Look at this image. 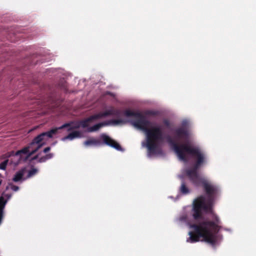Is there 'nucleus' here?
Instances as JSON below:
<instances>
[{
	"label": "nucleus",
	"mask_w": 256,
	"mask_h": 256,
	"mask_svg": "<svg viewBox=\"0 0 256 256\" xmlns=\"http://www.w3.org/2000/svg\"><path fill=\"white\" fill-rule=\"evenodd\" d=\"M166 140L181 160L184 162L188 161L186 154L194 158L195 162L193 168L186 170V173L195 186L202 184L207 198L206 201L204 196H200L193 202L192 217L196 222L190 224V228L194 230L189 232L190 237L186 242H199L202 238L204 242L214 246L217 242V234L222 228V222L216 214H212V220L204 218L202 211L212 212L219 190L216 186L212 184L205 178H200L198 172V169L206 163V156L198 146L189 144H178L169 136H166Z\"/></svg>",
	"instance_id": "f257e3e1"
},
{
	"label": "nucleus",
	"mask_w": 256,
	"mask_h": 256,
	"mask_svg": "<svg viewBox=\"0 0 256 256\" xmlns=\"http://www.w3.org/2000/svg\"><path fill=\"white\" fill-rule=\"evenodd\" d=\"M126 117H134L131 120L132 124L135 128L144 132L146 136V146L150 154H154L160 151L159 146L164 140L162 130L159 126L148 128L150 122L140 112H134L130 110L124 111Z\"/></svg>",
	"instance_id": "f03ea898"
},
{
	"label": "nucleus",
	"mask_w": 256,
	"mask_h": 256,
	"mask_svg": "<svg viewBox=\"0 0 256 256\" xmlns=\"http://www.w3.org/2000/svg\"><path fill=\"white\" fill-rule=\"evenodd\" d=\"M30 147L32 146H30V144H28L27 146L24 147L20 150H18L16 152H14V150L8 152L4 154H3V156L4 157V158H9L11 156H14V158L16 157H18L16 161H14L12 160L10 162V164H14V166H16L21 162V161H26L24 160L25 158H22V154H26V156L28 155V154L30 152Z\"/></svg>",
	"instance_id": "7ed1b4c3"
},
{
	"label": "nucleus",
	"mask_w": 256,
	"mask_h": 256,
	"mask_svg": "<svg viewBox=\"0 0 256 256\" xmlns=\"http://www.w3.org/2000/svg\"><path fill=\"white\" fill-rule=\"evenodd\" d=\"M112 115V108H110L108 110L104 112H100L96 114H93L89 116L86 119L82 120L80 124L82 127L86 128L88 126V122H91L96 120L100 119L102 118L106 117L108 116Z\"/></svg>",
	"instance_id": "20e7f679"
},
{
	"label": "nucleus",
	"mask_w": 256,
	"mask_h": 256,
	"mask_svg": "<svg viewBox=\"0 0 256 256\" xmlns=\"http://www.w3.org/2000/svg\"><path fill=\"white\" fill-rule=\"evenodd\" d=\"M74 123V122H71L68 123H65L60 127L54 128L49 131L46 132V137L48 138H52L53 134H56L58 132V130H62L66 128H68V131L69 132L73 129L78 128L80 127V125L77 124L74 126H70L71 124Z\"/></svg>",
	"instance_id": "39448f33"
},
{
	"label": "nucleus",
	"mask_w": 256,
	"mask_h": 256,
	"mask_svg": "<svg viewBox=\"0 0 256 256\" xmlns=\"http://www.w3.org/2000/svg\"><path fill=\"white\" fill-rule=\"evenodd\" d=\"M112 124V118L108 120L104 121L96 124H95L92 126H90L88 128V132H93L98 130L100 128L104 126L110 125Z\"/></svg>",
	"instance_id": "423d86ee"
},
{
	"label": "nucleus",
	"mask_w": 256,
	"mask_h": 256,
	"mask_svg": "<svg viewBox=\"0 0 256 256\" xmlns=\"http://www.w3.org/2000/svg\"><path fill=\"white\" fill-rule=\"evenodd\" d=\"M7 202L8 200H5L3 196H0V224L4 217V210Z\"/></svg>",
	"instance_id": "0eeeda50"
},
{
	"label": "nucleus",
	"mask_w": 256,
	"mask_h": 256,
	"mask_svg": "<svg viewBox=\"0 0 256 256\" xmlns=\"http://www.w3.org/2000/svg\"><path fill=\"white\" fill-rule=\"evenodd\" d=\"M175 134L176 137L180 139L188 136V132L184 128H180L176 129Z\"/></svg>",
	"instance_id": "6e6552de"
},
{
	"label": "nucleus",
	"mask_w": 256,
	"mask_h": 256,
	"mask_svg": "<svg viewBox=\"0 0 256 256\" xmlns=\"http://www.w3.org/2000/svg\"><path fill=\"white\" fill-rule=\"evenodd\" d=\"M26 170V168L24 167L18 171L12 178V180L14 182L20 180Z\"/></svg>",
	"instance_id": "1a4fd4ad"
},
{
	"label": "nucleus",
	"mask_w": 256,
	"mask_h": 256,
	"mask_svg": "<svg viewBox=\"0 0 256 256\" xmlns=\"http://www.w3.org/2000/svg\"><path fill=\"white\" fill-rule=\"evenodd\" d=\"M82 137V134L79 131H74L70 133L68 135L62 138V140H73L76 138H80Z\"/></svg>",
	"instance_id": "9d476101"
},
{
	"label": "nucleus",
	"mask_w": 256,
	"mask_h": 256,
	"mask_svg": "<svg viewBox=\"0 0 256 256\" xmlns=\"http://www.w3.org/2000/svg\"><path fill=\"white\" fill-rule=\"evenodd\" d=\"M45 144V142H40L39 144H36L35 148H34V149H32V150L30 151V153H29L28 155L26 156L24 160H26L32 155L34 154L36 152H38V150Z\"/></svg>",
	"instance_id": "9b49d317"
},
{
	"label": "nucleus",
	"mask_w": 256,
	"mask_h": 256,
	"mask_svg": "<svg viewBox=\"0 0 256 256\" xmlns=\"http://www.w3.org/2000/svg\"><path fill=\"white\" fill-rule=\"evenodd\" d=\"M100 137L102 140V144H104L112 147V139L104 134H102Z\"/></svg>",
	"instance_id": "f8f14e48"
},
{
	"label": "nucleus",
	"mask_w": 256,
	"mask_h": 256,
	"mask_svg": "<svg viewBox=\"0 0 256 256\" xmlns=\"http://www.w3.org/2000/svg\"><path fill=\"white\" fill-rule=\"evenodd\" d=\"M102 142L100 140H96V139H92L88 140L84 142V144L86 146H88L91 144H93L96 146L101 145Z\"/></svg>",
	"instance_id": "ddd939ff"
},
{
	"label": "nucleus",
	"mask_w": 256,
	"mask_h": 256,
	"mask_svg": "<svg viewBox=\"0 0 256 256\" xmlns=\"http://www.w3.org/2000/svg\"><path fill=\"white\" fill-rule=\"evenodd\" d=\"M180 192L184 194H186L190 192V190L184 180L182 182L181 186L180 188Z\"/></svg>",
	"instance_id": "4468645a"
},
{
	"label": "nucleus",
	"mask_w": 256,
	"mask_h": 256,
	"mask_svg": "<svg viewBox=\"0 0 256 256\" xmlns=\"http://www.w3.org/2000/svg\"><path fill=\"white\" fill-rule=\"evenodd\" d=\"M42 140H44L43 138H42L40 134L36 136L29 144L31 146H36V144L42 142Z\"/></svg>",
	"instance_id": "2eb2a0df"
},
{
	"label": "nucleus",
	"mask_w": 256,
	"mask_h": 256,
	"mask_svg": "<svg viewBox=\"0 0 256 256\" xmlns=\"http://www.w3.org/2000/svg\"><path fill=\"white\" fill-rule=\"evenodd\" d=\"M54 156L52 153H49L39 158L38 160V162L42 163L46 162L47 160L52 158Z\"/></svg>",
	"instance_id": "dca6fc26"
},
{
	"label": "nucleus",
	"mask_w": 256,
	"mask_h": 256,
	"mask_svg": "<svg viewBox=\"0 0 256 256\" xmlns=\"http://www.w3.org/2000/svg\"><path fill=\"white\" fill-rule=\"evenodd\" d=\"M113 148L116 150L120 152H124V149L121 146L116 140H113Z\"/></svg>",
	"instance_id": "f3484780"
},
{
	"label": "nucleus",
	"mask_w": 256,
	"mask_h": 256,
	"mask_svg": "<svg viewBox=\"0 0 256 256\" xmlns=\"http://www.w3.org/2000/svg\"><path fill=\"white\" fill-rule=\"evenodd\" d=\"M2 158H4V157L3 156V155L2 156ZM5 158L6 160L0 164V169L2 170H5L6 169V166L9 162V160L8 159V158Z\"/></svg>",
	"instance_id": "a211bd4d"
},
{
	"label": "nucleus",
	"mask_w": 256,
	"mask_h": 256,
	"mask_svg": "<svg viewBox=\"0 0 256 256\" xmlns=\"http://www.w3.org/2000/svg\"><path fill=\"white\" fill-rule=\"evenodd\" d=\"M60 88L62 90L65 92H68V88L66 82H61L59 84Z\"/></svg>",
	"instance_id": "6ab92c4d"
},
{
	"label": "nucleus",
	"mask_w": 256,
	"mask_h": 256,
	"mask_svg": "<svg viewBox=\"0 0 256 256\" xmlns=\"http://www.w3.org/2000/svg\"><path fill=\"white\" fill-rule=\"evenodd\" d=\"M38 172L37 169L35 168H32L28 172V174L26 176V178H29L34 175Z\"/></svg>",
	"instance_id": "aec40b11"
},
{
	"label": "nucleus",
	"mask_w": 256,
	"mask_h": 256,
	"mask_svg": "<svg viewBox=\"0 0 256 256\" xmlns=\"http://www.w3.org/2000/svg\"><path fill=\"white\" fill-rule=\"evenodd\" d=\"M158 112L154 111V110H148L144 112V114L146 115H149V116H156L158 114Z\"/></svg>",
	"instance_id": "412c9836"
},
{
	"label": "nucleus",
	"mask_w": 256,
	"mask_h": 256,
	"mask_svg": "<svg viewBox=\"0 0 256 256\" xmlns=\"http://www.w3.org/2000/svg\"><path fill=\"white\" fill-rule=\"evenodd\" d=\"M163 124L164 125L168 128H170V121L167 119H164L163 120Z\"/></svg>",
	"instance_id": "4be33fe9"
},
{
	"label": "nucleus",
	"mask_w": 256,
	"mask_h": 256,
	"mask_svg": "<svg viewBox=\"0 0 256 256\" xmlns=\"http://www.w3.org/2000/svg\"><path fill=\"white\" fill-rule=\"evenodd\" d=\"M9 184L10 186V188L12 190L16 192L19 190V187L18 186H15L11 183Z\"/></svg>",
	"instance_id": "5701e85b"
},
{
	"label": "nucleus",
	"mask_w": 256,
	"mask_h": 256,
	"mask_svg": "<svg viewBox=\"0 0 256 256\" xmlns=\"http://www.w3.org/2000/svg\"><path fill=\"white\" fill-rule=\"evenodd\" d=\"M12 194H4V192H2V194L1 196H3L4 197H6V200H8L11 198L12 196Z\"/></svg>",
	"instance_id": "b1692460"
},
{
	"label": "nucleus",
	"mask_w": 256,
	"mask_h": 256,
	"mask_svg": "<svg viewBox=\"0 0 256 256\" xmlns=\"http://www.w3.org/2000/svg\"><path fill=\"white\" fill-rule=\"evenodd\" d=\"M122 120H114L113 119V125H116L122 122Z\"/></svg>",
	"instance_id": "393cba45"
},
{
	"label": "nucleus",
	"mask_w": 256,
	"mask_h": 256,
	"mask_svg": "<svg viewBox=\"0 0 256 256\" xmlns=\"http://www.w3.org/2000/svg\"><path fill=\"white\" fill-rule=\"evenodd\" d=\"M40 154H36V156H33L32 158L30 159V162H31L32 161V160H37L40 156Z\"/></svg>",
	"instance_id": "a878e982"
},
{
	"label": "nucleus",
	"mask_w": 256,
	"mask_h": 256,
	"mask_svg": "<svg viewBox=\"0 0 256 256\" xmlns=\"http://www.w3.org/2000/svg\"><path fill=\"white\" fill-rule=\"evenodd\" d=\"M50 150V147L48 146L44 149L43 152L44 153H47Z\"/></svg>",
	"instance_id": "bb28decb"
},
{
	"label": "nucleus",
	"mask_w": 256,
	"mask_h": 256,
	"mask_svg": "<svg viewBox=\"0 0 256 256\" xmlns=\"http://www.w3.org/2000/svg\"><path fill=\"white\" fill-rule=\"evenodd\" d=\"M10 158H11V159H10V165H13V166H14V164H10L11 160H14V161H16V160H17V158H18V157H17V158H16H16H14V156H11Z\"/></svg>",
	"instance_id": "cd10ccee"
},
{
	"label": "nucleus",
	"mask_w": 256,
	"mask_h": 256,
	"mask_svg": "<svg viewBox=\"0 0 256 256\" xmlns=\"http://www.w3.org/2000/svg\"><path fill=\"white\" fill-rule=\"evenodd\" d=\"M40 134L41 136L42 137V138H43V140H44L45 136H46V132H43Z\"/></svg>",
	"instance_id": "c85d7f7f"
},
{
	"label": "nucleus",
	"mask_w": 256,
	"mask_h": 256,
	"mask_svg": "<svg viewBox=\"0 0 256 256\" xmlns=\"http://www.w3.org/2000/svg\"><path fill=\"white\" fill-rule=\"evenodd\" d=\"M36 147V146H32V147H30V152L31 150H32V149H34V148H35Z\"/></svg>",
	"instance_id": "c756f323"
},
{
	"label": "nucleus",
	"mask_w": 256,
	"mask_h": 256,
	"mask_svg": "<svg viewBox=\"0 0 256 256\" xmlns=\"http://www.w3.org/2000/svg\"><path fill=\"white\" fill-rule=\"evenodd\" d=\"M108 94L110 95V96H112V92H108Z\"/></svg>",
	"instance_id": "7c9ffc66"
},
{
	"label": "nucleus",
	"mask_w": 256,
	"mask_h": 256,
	"mask_svg": "<svg viewBox=\"0 0 256 256\" xmlns=\"http://www.w3.org/2000/svg\"><path fill=\"white\" fill-rule=\"evenodd\" d=\"M9 188L8 186H7L6 188V190H8Z\"/></svg>",
	"instance_id": "2f4dec72"
},
{
	"label": "nucleus",
	"mask_w": 256,
	"mask_h": 256,
	"mask_svg": "<svg viewBox=\"0 0 256 256\" xmlns=\"http://www.w3.org/2000/svg\"><path fill=\"white\" fill-rule=\"evenodd\" d=\"M112 114H114V110H113Z\"/></svg>",
	"instance_id": "473e14b6"
}]
</instances>
